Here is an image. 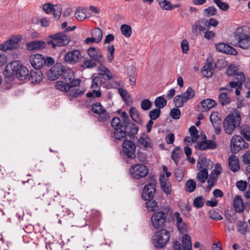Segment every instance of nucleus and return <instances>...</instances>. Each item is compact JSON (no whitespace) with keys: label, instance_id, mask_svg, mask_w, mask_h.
<instances>
[{"label":"nucleus","instance_id":"nucleus-61","mask_svg":"<svg viewBox=\"0 0 250 250\" xmlns=\"http://www.w3.org/2000/svg\"><path fill=\"white\" fill-rule=\"evenodd\" d=\"M129 115L133 121L137 122V119L139 117L140 113L135 107H131L129 109Z\"/></svg>","mask_w":250,"mask_h":250},{"label":"nucleus","instance_id":"nucleus-2","mask_svg":"<svg viewBox=\"0 0 250 250\" xmlns=\"http://www.w3.org/2000/svg\"><path fill=\"white\" fill-rule=\"evenodd\" d=\"M151 217V224L155 229L162 228L166 222L174 221V215L171 208L168 206H157Z\"/></svg>","mask_w":250,"mask_h":250},{"label":"nucleus","instance_id":"nucleus-7","mask_svg":"<svg viewBox=\"0 0 250 250\" xmlns=\"http://www.w3.org/2000/svg\"><path fill=\"white\" fill-rule=\"evenodd\" d=\"M245 28L244 26L237 27L234 33V38L237 41V46L247 49L250 47V35L245 30Z\"/></svg>","mask_w":250,"mask_h":250},{"label":"nucleus","instance_id":"nucleus-53","mask_svg":"<svg viewBox=\"0 0 250 250\" xmlns=\"http://www.w3.org/2000/svg\"><path fill=\"white\" fill-rule=\"evenodd\" d=\"M205 26H206L207 30H209L211 26L216 27L219 23V21L214 18H211L209 20L205 18Z\"/></svg>","mask_w":250,"mask_h":250},{"label":"nucleus","instance_id":"nucleus-62","mask_svg":"<svg viewBox=\"0 0 250 250\" xmlns=\"http://www.w3.org/2000/svg\"><path fill=\"white\" fill-rule=\"evenodd\" d=\"M241 134L247 141H250V127L246 126L241 130Z\"/></svg>","mask_w":250,"mask_h":250},{"label":"nucleus","instance_id":"nucleus-44","mask_svg":"<svg viewBox=\"0 0 250 250\" xmlns=\"http://www.w3.org/2000/svg\"><path fill=\"white\" fill-rule=\"evenodd\" d=\"M182 95L186 102H188V101L194 97L195 92L191 87L189 86L184 93L182 94Z\"/></svg>","mask_w":250,"mask_h":250},{"label":"nucleus","instance_id":"nucleus-37","mask_svg":"<svg viewBox=\"0 0 250 250\" xmlns=\"http://www.w3.org/2000/svg\"><path fill=\"white\" fill-rule=\"evenodd\" d=\"M127 75L129 82L132 83L135 85L137 76L136 68L133 66H129L127 69Z\"/></svg>","mask_w":250,"mask_h":250},{"label":"nucleus","instance_id":"nucleus-22","mask_svg":"<svg viewBox=\"0 0 250 250\" xmlns=\"http://www.w3.org/2000/svg\"><path fill=\"white\" fill-rule=\"evenodd\" d=\"M43 72L41 70L35 69V70H32L28 71L27 79L25 80L31 81L32 84H37L40 82L42 79Z\"/></svg>","mask_w":250,"mask_h":250},{"label":"nucleus","instance_id":"nucleus-13","mask_svg":"<svg viewBox=\"0 0 250 250\" xmlns=\"http://www.w3.org/2000/svg\"><path fill=\"white\" fill-rule=\"evenodd\" d=\"M64 71V66L61 62L56 63L47 71L46 75L48 80L55 81L58 79Z\"/></svg>","mask_w":250,"mask_h":250},{"label":"nucleus","instance_id":"nucleus-49","mask_svg":"<svg viewBox=\"0 0 250 250\" xmlns=\"http://www.w3.org/2000/svg\"><path fill=\"white\" fill-rule=\"evenodd\" d=\"M121 31L122 34L125 37H129L132 33L131 27L127 24H123L121 26Z\"/></svg>","mask_w":250,"mask_h":250},{"label":"nucleus","instance_id":"nucleus-41","mask_svg":"<svg viewBox=\"0 0 250 250\" xmlns=\"http://www.w3.org/2000/svg\"><path fill=\"white\" fill-rule=\"evenodd\" d=\"M208 176L207 168L205 167L197 173L196 177L202 183H204Z\"/></svg>","mask_w":250,"mask_h":250},{"label":"nucleus","instance_id":"nucleus-64","mask_svg":"<svg viewBox=\"0 0 250 250\" xmlns=\"http://www.w3.org/2000/svg\"><path fill=\"white\" fill-rule=\"evenodd\" d=\"M243 79H241V80L239 81V80H237V81L236 82H234V81H231L229 83V86L231 87V88H242V81H244V78H245V77L244 76H243L242 77Z\"/></svg>","mask_w":250,"mask_h":250},{"label":"nucleus","instance_id":"nucleus-30","mask_svg":"<svg viewBox=\"0 0 250 250\" xmlns=\"http://www.w3.org/2000/svg\"><path fill=\"white\" fill-rule=\"evenodd\" d=\"M217 102L213 99L207 98L201 101L200 104L201 105L203 110L202 112L206 111L217 105Z\"/></svg>","mask_w":250,"mask_h":250},{"label":"nucleus","instance_id":"nucleus-17","mask_svg":"<svg viewBox=\"0 0 250 250\" xmlns=\"http://www.w3.org/2000/svg\"><path fill=\"white\" fill-rule=\"evenodd\" d=\"M87 53L90 58L96 61L100 64H104L103 55L101 50L95 47H90L87 50Z\"/></svg>","mask_w":250,"mask_h":250},{"label":"nucleus","instance_id":"nucleus-4","mask_svg":"<svg viewBox=\"0 0 250 250\" xmlns=\"http://www.w3.org/2000/svg\"><path fill=\"white\" fill-rule=\"evenodd\" d=\"M152 182L148 183L145 185L141 194L142 198L146 201V208L151 211H154L157 207V202L153 200L156 193V181L154 179H152Z\"/></svg>","mask_w":250,"mask_h":250},{"label":"nucleus","instance_id":"nucleus-36","mask_svg":"<svg viewBox=\"0 0 250 250\" xmlns=\"http://www.w3.org/2000/svg\"><path fill=\"white\" fill-rule=\"evenodd\" d=\"M226 74L228 76H240L242 78V76H244L243 73L242 72H238L237 69L234 64H230L227 68Z\"/></svg>","mask_w":250,"mask_h":250},{"label":"nucleus","instance_id":"nucleus-1","mask_svg":"<svg viewBox=\"0 0 250 250\" xmlns=\"http://www.w3.org/2000/svg\"><path fill=\"white\" fill-rule=\"evenodd\" d=\"M111 126L114 131L111 137L113 139V141H122V150L120 152V155L123 160L126 163L129 164L130 161L134 159L136 157L135 154L136 146L131 140L136 138L133 132H130L129 125H125L122 120L118 117H113L111 121Z\"/></svg>","mask_w":250,"mask_h":250},{"label":"nucleus","instance_id":"nucleus-27","mask_svg":"<svg viewBox=\"0 0 250 250\" xmlns=\"http://www.w3.org/2000/svg\"><path fill=\"white\" fill-rule=\"evenodd\" d=\"M160 187L162 190L167 195L171 193V185L169 182L167 181L164 175H161L159 178Z\"/></svg>","mask_w":250,"mask_h":250},{"label":"nucleus","instance_id":"nucleus-59","mask_svg":"<svg viewBox=\"0 0 250 250\" xmlns=\"http://www.w3.org/2000/svg\"><path fill=\"white\" fill-rule=\"evenodd\" d=\"M179 107H175L171 109L170 112V116L173 119L178 120L180 119L181 115V110L178 108Z\"/></svg>","mask_w":250,"mask_h":250},{"label":"nucleus","instance_id":"nucleus-48","mask_svg":"<svg viewBox=\"0 0 250 250\" xmlns=\"http://www.w3.org/2000/svg\"><path fill=\"white\" fill-rule=\"evenodd\" d=\"M217 12L216 8L213 6H209L204 9V15L206 17L215 16L217 14Z\"/></svg>","mask_w":250,"mask_h":250},{"label":"nucleus","instance_id":"nucleus-42","mask_svg":"<svg viewBox=\"0 0 250 250\" xmlns=\"http://www.w3.org/2000/svg\"><path fill=\"white\" fill-rule=\"evenodd\" d=\"M91 34L93 38H95L96 43H99L102 39L103 32L101 28L97 27L91 31Z\"/></svg>","mask_w":250,"mask_h":250},{"label":"nucleus","instance_id":"nucleus-15","mask_svg":"<svg viewBox=\"0 0 250 250\" xmlns=\"http://www.w3.org/2000/svg\"><path fill=\"white\" fill-rule=\"evenodd\" d=\"M43 10L46 14H49L52 12L53 17L59 20L61 17L62 13V6L60 4L53 5L50 3H46L43 5Z\"/></svg>","mask_w":250,"mask_h":250},{"label":"nucleus","instance_id":"nucleus-60","mask_svg":"<svg viewBox=\"0 0 250 250\" xmlns=\"http://www.w3.org/2000/svg\"><path fill=\"white\" fill-rule=\"evenodd\" d=\"M100 223V220L99 218H96L93 219L92 218L91 220H88L87 221H85V223L84 225H82L80 227H85L86 226H91L93 228L97 227Z\"/></svg>","mask_w":250,"mask_h":250},{"label":"nucleus","instance_id":"nucleus-25","mask_svg":"<svg viewBox=\"0 0 250 250\" xmlns=\"http://www.w3.org/2000/svg\"><path fill=\"white\" fill-rule=\"evenodd\" d=\"M121 117L123 119L122 121L124 122L125 125H129V129L131 130L130 132H133V134H137L139 130V126L130 121L126 112H122Z\"/></svg>","mask_w":250,"mask_h":250},{"label":"nucleus","instance_id":"nucleus-26","mask_svg":"<svg viewBox=\"0 0 250 250\" xmlns=\"http://www.w3.org/2000/svg\"><path fill=\"white\" fill-rule=\"evenodd\" d=\"M46 42L43 41L35 40L26 43V48L29 51L42 49L45 47Z\"/></svg>","mask_w":250,"mask_h":250},{"label":"nucleus","instance_id":"nucleus-45","mask_svg":"<svg viewBox=\"0 0 250 250\" xmlns=\"http://www.w3.org/2000/svg\"><path fill=\"white\" fill-rule=\"evenodd\" d=\"M173 102L176 107H182L187 103L182 94L176 95L174 98Z\"/></svg>","mask_w":250,"mask_h":250},{"label":"nucleus","instance_id":"nucleus-50","mask_svg":"<svg viewBox=\"0 0 250 250\" xmlns=\"http://www.w3.org/2000/svg\"><path fill=\"white\" fill-rule=\"evenodd\" d=\"M210 162V160L206 157H199L197 162V167L199 168H202L203 167L207 168L208 167Z\"/></svg>","mask_w":250,"mask_h":250},{"label":"nucleus","instance_id":"nucleus-23","mask_svg":"<svg viewBox=\"0 0 250 250\" xmlns=\"http://www.w3.org/2000/svg\"><path fill=\"white\" fill-rule=\"evenodd\" d=\"M217 144L212 140H202L198 143V145L195 146V148L201 151L207 149H214L217 147Z\"/></svg>","mask_w":250,"mask_h":250},{"label":"nucleus","instance_id":"nucleus-56","mask_svg":"<svg viewBox=\"0 0 250 250\" xmlns=\"http://www.w3.org/2000/svg\"><path fill=\"white\" fill-rule=\"evenodd\" d=\"M206 64L207 65H205L203 67V70L207 71V75H205V76L208 78L211 77L213 74V72L212 71L213 70V68L211 67L212 62H208V61H207Z\"/></svg>","mask_w":250,"mask_h":250},{"label":"nucleus","instance_id":"nucleus-11","mask_svg":"<svg viewBox=\"0 0 250 250\" xmlns=\"http://www.w3.org/2000/svg\"><path fill=\"white\" fill-rule=\"evenodd\" d=\"M58 217V223L60 224L69 222L74 217V213L69 208L64 206H59L56 214Z\"/></svg>","mask_w":250,"mask_h":250},{"label":"nucleus","instance_id":"nucleus-24","mask_svg":"<svg viewBox=\"0 0 250 250\" xmlns=\"http://www.w3.org/2000/svg\"><path fill=\"white\" fill-rule=\"evenodd\" d=\"M49 185L48 184L39 183L33 188V192L35 197L39 198L43 196L48 190Z\"/></svg>","mask_w":250,"mask_h":250},{"label":"nucleus","instance_id":"nucleus-3","mask_svg":"<svg viewBox=\"0 0 250 250\" xmlns=\"http://www.w3.org/2000/svg\"><path fill=\"white\" fill-rule=\"evenodd\" d=\"M28 69L20 61H14L8 63L3 71L7 83L14 79V77L20 81L25 80L28 76Z\"/></svg>","mask_w":250,"mask_h":250},{"label":"nucleus","instance_id":"nucleus-20","mask_svg":"<svg viewBox=\"0 0 250 250\" xmlns=\"http://www.w3.org/2000/svg\"><path fill=\"white\" fill-rule=\"evenodd\" d=\"M215 48L218 51L227 54L235 56L238 54L237 51L233 47L227 43H217L215 44Z\"/></svg>","mask_w":250,"mask_h":250},{"label":"nucleus","instance_id":"nucleus-39","mask_svg":"<svg viewBox=\"0 0 250 250\" xmlns=\"http://www.w3.org/2000/svg\"><path fill=\"white\" fill-rule=\"evenodd\" d=\"M182 243L184 250H191L192 244L191 238L188 234H185L184 235L182 238Z\"/></svg>","mask_w":250,"mask_h":250},{"label":"nucleus","instance_id":"nucleus-38","mask_svg":"<svg viewBox=\"0 0 250 250\" xmlns=\"http://www.w3.org/2000/svg\"><path fill=\"white\" fill-rule=\"evenodd\" d=\"M154 105L160 110L165 107L167 104V101L164 98V95L157 97L154 101Z\"/></svg>","mask_w":250,"mask_h":250},{"label":"nucleus","instance_id":"nucleus-18","mask_svg":"<svg viewBox=\"0 0 250 250\" xmlns=\"http://www.w3.org/2000/svg\"><path fill=\"white\" fill-rule=\"evenodd\" d=\"M207 30L205 26V18H202L197 20L191 26V33L195 36L202 34L205 31Z\"/></svg>","mask_w":250,"mask_h":250},{"label":"nucleus","instance_id":"nucleus-47","mask_svg":"<svg viewBox=\"0 0 250 250\" xmlns=\"http://www.w3.org/2000/svg\"><path fill=\"white\" fill-rule=\"evenodd\" d=\"M237 231L242 234H244L247 231L248 225L245 221L239 220L237 224Z\"/></svg>","mask_w":250,"mask_h":250},{"label":"nucleus","instance_id":"nucleus-10","mask_svg":"<svg viewBox=\"0 0 250 250\" xmlns=\"http://www.w3.org/2000/svg\"><path fill=\"white\" fill-rule=\"evenodd\" d=\"M230 146L231 152L233 154H236L241 150L248 148L249 144L242 137L234 135L231 138Z\"/></svg>","mask_w":250,"mask_h":250},{"label":"nucleus","instance_id":"nucleus-52","mask_svg":"<svg viewBox=\"0 0 250 250\" xmlns=\"http://www.w3.org/2000/svg\"><path fill=\"white\" fill-rule=\"evenodd\" d=\"M205 203V199L202 196L196 197L193 202V206L197 208H202Z\"/></svg>","mask_w":250,"mask_h":250},{"label":"nucleus","instance_id":"nucleus-29","mask_svg":"<svg viewBox=\"0 0 250 250\" xmlns=\"http://www.w3.org/2000/svg\"><path fill=\"white\" fill-rule=\"evenodd\" d=\"M104 64H100L101 66L98 68L97 71H99L98 76H103V78L105 80H110L112 78L111 72Z\"/></svg>","mask_w":250,"mask_h":250},{"label":"nucleus","instance_id":"nucleus-34","mask_svg":"<svg viewBox=\"0 0 250 250\" xmlns=\"http://www.w3.org/2000/svg\"><path fill=\"white\" fill-rule=\"evenodd\" d=\"M182 154V149L179 146L174 147L171 152V158L177 166L178 165L179 160L181 159L180 155Z\"/></svg>","mask_w":250,"mask_h":250},{"label":"nucleus","instance_id":"nucleus-16","mask_svg":"<svg viewBox=\"0 0 250 250\" xmlns=\"http://www.w3.org/2000/svg\"><path fill=\"white\" fill-rule=\"evenodd\" d=\"M19 38H14L10 39L5 41L3 43L0 44V50L5 51L8 50H14V53H16V56L18 55L19 50L17 49L19 45Z\"/></svg>","mask_w":250,"mask_h":250},{"label":"nucleus","instance_id":"nucleus-12","mask_svg":"<svg viewBox=\"0 0 250 250\" xmlns=\"http://www.w3.org/2000/svg\"><path fill=\"white\" fill-rule=\"evenodd\" d=\"M74 75V72L72 69L66 68L64 66V71L61 76V79L66 83H68L71 85L76 87L80 85L81 81L79 79H75Z\"/></svg>","mask_w":250,"mask_h":250},{"label":"nucleus","instance_id":"nucleus-6","mask_svg":"<svg viewBox=\"0 0 250 250\" xmlns=\"http://www.w3.org/2000/svg\"><path fill=\"white\" fill-rule=\"evenodd\" d=\"M70 41V38L66 35L65 32H60L50 35L46 39V44L51 45L53 49H55L57 46H65Z\"/></svg>","mask_w":250,"mask_h":250},{"label":"nucleus","instance_id":"nucleus-5","mask_svg":"<svg viewBox=\"0 0 250 250\" xmlns=\"http://www.w3.org/2000/svg\"><path fill=\"white\" fill-rule=\"evenodd\" d=\"M241 122L240 113L236 110L235 113H230L226 117L223 122V127L226 133L231 135L234 130L239 127Z\"/></svg>","mask_w":250,"mask_h":250},{"label":"nucleus","instance_id":"nucleus-9","mask_svg":"<svg viewBox=\"0 0 250 250\" xmlns=\"http://www.w3.org/2000/svg\"><path fill=\"white\" fill-rule=\"evenodd\" d=\"M147 167L142 164H136L133 165L129 168L130 175L133 179H141L145 177L148 173Z\"/></svg>","mask_w":250,"mask_h":250},{"label":"nucleus","instance_id":"nucleus-32","mask_svg":"<svg viewBox=\"0 0 250 250\" xmlns=\"http://www.w3.org/2000/svg\"><path fill=\"white\" fill-rule=\"evenodd\" d=\"M55 87L58 90L63 92H67L70 90L71 88L74 86L71 85V84H69L68 83H66L64 81H58L56 83Z\"/></svg>","mask_w":250,"mask_h":250},{"label":"nucleus","instance_id":"nucleus-51","mask_svg":"<svg viewBox=\"0 0 250 250\" xmlns=\"http://www.w3.org/2000/svg\"><path fill=\"white\" fill-rule=\"evenodd\" d=\"M91 110L93 113L98 114L106 111V109L102 107V105L99 102L96 103L92 105Z\"/></svg>","mask_w":250,"mask_h":250},{"label":"nucleus","instance_id":"nucleus-58","mask_svg":"<svg viewBox=\"0 0 250 250\" xmlns=\"http://www.w3.org/2000/svg\"><path fill=\"white\" fill-rule=\"evenodd\" d=\"M55 60L51 56H43V66L49 67L54 64Z\"/></svg>","mask_w":250,"mask_h":250},{"label":"nucleus","instance_id":"nucleus-54","mask_svg":"<svg viewBox=\"0 0 250 250\" xmlns=\"http://www.w3.org/2000/svg\"><path fill=\"white\" fill-rule=\"evenodd\" d=\"M97 62L92 59L85 60L83 62V64L82 65V67L84 68L90 69L95 67L97 65Z\"/></svg>","mask_w":250,"mask_h":250},{"label":"nucleus","instance_id":"nucleus-33","mask_svg":"<svg viewBox=\"0 0 250 250\" xmlns=\"http://www.w3.org/2000/svg\"><path fill=\"white\" fill-rule=\"evenodd\" d=\"M173 215L174 218L175 217L176 218V226L178 230L181 232L186 231L187 225L183 222L182 218L180 217V213L176 212Z\"/></svg>","mask_w":250,"mask_h":250},{"label":"nucleus","instance_id":"nucleus-55","mask_svg":"<svg viewBox=\"0 0 250 250\" xmlns=\"http://www.w3.org/2000/svg\"><path fill=\"white\" fill-rule=\"evenodd\" d=\"M208 214L209 218L213 220L218 221L221 220L223 219V217L220 213L214 209L210 210Z\"/></svg>","mask_w":250,"mask_h":250},{"label":"nucleus","instance_id":"nucleus-8","mask_svg":"<svg viewBox=\"0 0 250 250\" xmlns=\"http://www.w3.org/2000/svg\"><path fill=\"white\" fill-rule=\"evenodd\" d=\"M170 237L169 231L165 229H162L157 231L152 237V244L156 248H163L167 245Z\"/></svg>","mask_w":250,"mask_h":250},{"label":"nucleus","instance_id":"nucleus-19","mask_svg":"<svg viewBox=\"0 0 250 250\" xmlns=\"http://www.w3.org/2000/svg\"><path fill=\"white\" fill-rule=\"evenodd\" d=\"M209 120L215 129L216 135H219L221 133V119L218 116L217 111L212 112L209 117Z\"/></svg>","mask_w":250,"mask_h":250},{"label":"nucleus","instance_id":"nucleus-57","mask_svg":"<svg viewBox=\"0 0 250 250\" xmlns=\"http://www.w3.org/2000/svg\"><path fill=\"white\" fill-rule=\"evenodd\" d=\"M161 111L158 108H155L149 112V117L152 120H156L160 116Z\"/></svg>","mask_w":250,"mask_h":250},{"label":"nucleus","instance_id":"nucleus-21","mask_svg":"<svg viewBox=\"0 0 250 250\" xmlns=\"http://www.w3.org/2000/svg\"><path fill=\"white\" fill-rule=\"evenodd\" d=\"M30 62L31 66L35 69L41 70L43 67V55L41 54L37 53L31 55L30 57Z\"/></svg>","mask_w":250,"mask_h":250},{"label":"nucleus","instance_id":"nucleus-46","mask_svg":"<svg viewBox=\"0 0 250 250\" xmlns=\"http://www.w3.org/2000/svg\"><path fill=\"white\" fill-rule=\"evenodd\" d=\"M149 137L148 136L146 135V138H144L143 136L140 137L138 140L139 144L142 146H143L146 149L147 147L152 148L153 147V145L148 142L147 140H149Z\"/></svg>","mask_w":250,"mask_h":250},{"label":"nucleus","instance_id":"nucleus-43","mask_svg":"<svg viewBox=\"0 0 250 250\" xmlns=\"http://www.w3.org/2000/svg\"><path fill=\"white\" fill-rule=\"evenodd\" d=\"M196 188V183L193 179L188 180L185 184V190L189 193L193 192Z\"/></svg>","mask_w":250,"mask_h":250},{"label":"nucleus","instance_id":"nucleus-28","mask_svg":"<svg viewBox=\"0 0 250 250\" xmlns=\"http://www.w3.org/2000/svg\"><path fill=\"white\" fill-rule=\"evenodd\" d=\"M229 167L233 172H237L240 168L239 160L237 156L232 155L229 158Z\"/></svg>","mask_w":250,"mask_h":250},{"label":"nucleus","instance_id":"nucleus-63","mask_svg":"<svg viewBox=\"0 0 250 250\" xmlns=\"http://www.w3.org/2000/svg\"><path fill=\"white\" fill-rule=\"evenodd\" d=\"M152 106V102L149 99L143 100L141 104V107L144 110H148Z\"/></svg>","mask_w":250,"mask_h":250},{"label":"nucleus","instance_id":"nucleus-31","mask_svg":"<svg viewBox=\"0 0 250 250\" xmlns=\"http://www.w3.org/2000/svg\"><path fill=\"white\" fill-rule=\"evenodd\" d=\"M233 205L235 212L241 213L244 211V203L242 198L239 195L234 197Z\"/></svg>","mask_w":250,"mask_h":250},{"label":"nucleus","instance_id":"nucleus-14","mask_svg":"<svg viewBox=\"0 0 250 250\" xmlns=\"http://www.w3.org/2000/svg\"><path fill=\"white\" fill-rule=\"evenodd\" d=\"M82 59L81 52L78 49H74L66 52L64 56L63 62L74 64Z\"/></svg>","mask_w":250,"mask_h":250},{"label":"nucleus","instance_id":"nucleus-40","mask_svg":"<svg viewBox=\"0 0 250 250\" xmlns=\"http://www.w3.org/2000/svg\"><path fill=\"white\" fill-rule=\"evenodd\" d=\"M92 84L91 87L94 88H99L100 89L103 81L102 78L99 76H94V74L92 76Z\"/></svg>","mask_w":250,"mask_h":250},{"label":"nucleus","instance_id":"nucleus-35","mask_svg":"<svg viewBox=\"0 0 250 250\" xmlns=\"http://www.w3.org/2000/svg\"><path fill=\"white\" fill-rule=\"evenodd\" d=\"M218 102L222 106H225L231 103V100L227 93L222 92L218 96Z\"/></svg>","mask_w":250,"mask_h":250}]
</instances>
